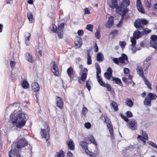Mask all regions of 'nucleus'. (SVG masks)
I'll use <instances>...</instances> for the list:
<instances>
[{
	"instance_id": "40",
	"label": "nucleus",
	"mask_w": 157,
	"mask_h": 157,
	"mask_svg": "<svg viewBox=\"0 0 157 157\" xmlns=\"http://www.w3.org/2000/svg\"><path fill=\"white\" fill-rule=\"evenodd\" d=\"M29 85L28 82L26 81H23L22 83V86L23 88L27 89L28 88Z\"/></svg>"
},
{
	"instance_id": "10",
	"label": "nucleus",
	"mask_w": 157,
	"mask_h": 157,
	"mask_svg": "<svg viewBox=\"0 0 157 157\" xmlns=\"http://www.w3.org/2000/svg\"><path fill=\"white\" fill-rule=\"evenodd\" d=\"M119 61L122 64H127L128 63V56L125 54H122L121 56L119 57Z\"/></svg>"
},
{
	"instance_id": "2",
	"label": "nucleus",
	"mask_w": 157,
	"mask_h": 157,
	"mask_svg": "<svg viewBox=\"0 0 157 157\" xmlns=\"http://www.w3.org/2000/svg\"><path fill=\"white\" fill-rule=\"evenodd\" d=\"M16 146L13 149V151L11 150L9 154V157H21L20 151L21 148L27 146L28 142L24 137L20 139L15 144Z\"/></svg>"
},
{
	"instance_id": "62",
	"label": "nucleus",
	"mask_w": 157,
	"mask_h": 157,
	"mask_svg": "<svg viewBox=\"0 0 157 157\" xmlns=\"http://www.w3.org/2000/svg\"><path fill=\"white\" fill-rule=\"evenodd\" d=\"M13 105V107H16L19 108L20 106V104L18 103H13L11 105Z\"/></svg>"
},
{
	"instance_id": "49",
	"label": "nucleus",
	"mask_w": 157,
	"mask_h": 157,
	"mask_svg": "<svg viewBox=\"0 0 157 157\" xmlns=\"http://www.w3.org/2000/svg\"><path fill=\"white\" fill-rule=\"evenodd\" d=\"M64 27V24L63 23H62L59 25L57 29L63 31Z\"/></svg>"
},
{
	"instance_id": "33",
	"label": "nucleus",
	"mask_w": 157,
	"mask_h": 157,
	"mask_svg": "<svg viewBox=\"0 0 157 157\" xmlns=\"http://www.w3.org/2000/svg\"><path fill=\"white\" fill-rule=\"evenodd\" d=\"M79 144L82 147V148L84 150H86L88 149L86 142H85L83 141H81L80 142Z\"/></svg>"
},
{
	"instance_id": "43",
	"label": "nucleus",
	"mask_w": 157,
	"mask_h": 157,
	"mask_svg": "<svg viewBox=\"0 0 157 157\" xmlns=\"http://www.w3.org/2000/svg\"><path fill=\"white\" fill-rule=\"evenodd\" d=\"M140 134H141L143 136H144L143 137H145L146 138H145L146 140H148V137L147 135V133L145 131H144L143 130H141L140 132Z\"/></svg>"
},
{
	"instance_id": "24",
	"label": "nucleus",
	"mask_w": 157,
	"mask_h": 157,
	"mask_svg": "<svg viewBox=\"0 0 157 157\" xmlns=\"http://www.w3.org/2000/svg\"><path fill=\"white\" fill-rule=\"evenodd\" d=\"M147 97L151 100V101L153 100H155L157 98V96L155 94L149 93L147 94Z\"/></svg>"
},
{
	"instance_id": "8",
	"label": "nucleus",
	"mask_w": 157,
	"mask_h": 157,
	"mask_svg": "<svg viewBox=\"0 0 157 157\" xmlns=\"http://www.w3.org/2000/svg\"><path fill=\"white\" fill-rule=\"evenodd\" d=\"M114 17L112 16H110L107 22L105 23V26L107 29H109L114 24Z\"/></svg>"
},
{
	"instance_id": "61",
	"label": "nucleus",
	"mask_w": 157,
	"mask_h": 157,
	"mask_svg": "<svg viewBox=\"0 0 157 157\" xmlns=\"http://www.w3.org/2000/svg\"><path fill=\"white\" fill-rule=\"evenodd\" d=\"M91 126V124L89 122L86 123L85 124V127L87 128H89Z\"/></svg>"
},
{
	"instance_id": "32",
	"label": "nucleus",
	"mask_w": 157,
	"mask_h": 157,
	"mask_svg": "<svg viewBox=\"0 0 157 157\" xmlns=\"http://www.w3.org/2000/svg\"><path fill=\"white\" fill-rule=\"evenodd\" d=\"M56 26L55 25L52 24L50 25L49 29L50 31L53 32V33H56Z\"/></svg>"
},
{
	"instance_id": "38",
	"label": "nucleus",
	"mask_w": 157,
	"mask_h": 157,
	"mask_svg": "<svg viewBox=\"0 0 157 157\" xmlns=\"http://www.w3.org/2000/svg\"><path fill=\"white\" fill-rule=\"evenodd\" d=\"M143 80L144 81L145 84L146 85L148 88L151 89V85L150 83L148 81L147 79L145 77L143 78Z\"/></svg>"
},
{
	"instance_id": "6",
	"label": "nucleus",
	"mask_w": 157,
	"mask_h": 157,
	"mask_svg": "<svg viewBox=\"0 0 157 157\" xmlns=\"http://www.w3.org/2000/svg\"><path fill=\"white\" fill-rule=\"evenodd\" d=\"M50 66L52 71L54 74L56 76H58L59 74V70L56 63L54 61L52 62L50 64Z\"/></svg>"
},
{
	"instance_id": "27",
	"label": "nucleus",
	"mask_w": 157,
	"mask_h": 157,
	"mask_svg": "<svg viewBox=\"0 0 157 157\" xmlns=\"http://www.w3.org/2000/svg\"><path fill=\"white\" fill-rule=\"evenodd\" d=\"M130 4V2L129 0H123V1L121 2L120 5L121 6L125 7L128 6Z\"/></svg>"
},
{
	"instance_id": "60",
	"label": "nucleus",
	"mask_w": 157,
	"mask_h": 157,
	"mask_svg": "<svg viewBox=\"0 0 157 157\" xmlns=\"http://www.w3.org/2000/svg\"><path fill=\"white\" fill-rule=\"evenodd\" d=\"M100 33V32L99 31H98V30L95 33V37L97 39H99Z\"/></svg>"
},
{
	"instance_id": "19",
	"label": "nucleus",
	"mask_w": 157,
	"mask_h": 157,
	"mask_svg": "<svg viewBox=\"0 0 157 157\" xmlns=\"http://www.w3.org/2000/svg\"><path fill=\"white\" fill-rule=\"evenodd\" d=\"M30 34L28 32H25V34L24 37L25 39V43L27 45H29L28 41L30 39Z\"/></svg>"
},
{
	"instance_id": "12",
	"label": "nucleus",
	"mask_w": 157,
	"mask_h": 157,
	"mask_svg": "<svg viewBox=\"0 0 157 157\" xmlns=\"http://www.w3.org/2000/svg\"><path fill=\"white\" fill-rule=\"evenodd\" d=\"M56 104L57 107L60 109H62L63 105L62 99L58 96H57Z\"/></svg>"
},
{
	"instance_id": "37",
	"label": "nucleus",
	"mask_w": 157,
	"mask_h": 157,
	"mask_svg": "<svg viewBox=\"0 0 157 157\" xmlns=\"http://www.w3.org/2000/svg\"><path fill=\"white\" fill-rule=\"evenodd\" d=\"M118 31L117 30H114L112 31L109 34V35H113L112 38H113L118 34Z\"/></svg>"
},
{
	"instance_id": "59",
	"label": "nucleus",
	"mask_w": 157,
	"mask_h": 157,
	"mask_svg": "<svg viewBox=\"0 0 157 157\" xmlns=\"http://www.w3.org/2000/svg\"><path fill=\"white\" fill-rule=\"evenodd\" d=\"M145 5L146 7L148 8H150L151 7V3L148 1H146L145 2Z\"/></svg>"
},
{
	"instance_id": "41",
	"label": "nucleus",
	"mask_w": 157,
	"mask_h": 157,
	"mask_svg": "<svg viewBox=\"0 0 157 157\" xmlns=\"http://www.w3.org/2000/svg\"><path fill=\"white\" fill-rule=\"evenodd\" d=\"M56 32L59 38H62L63 35V31L56 29Z\"/></svg>"
},
{
	"instance_id": "5",
	"label": "nucleus",
	"mask_w": 157,
	"mask_h": 157,
	"mask_svg": "<svg viewBox=\"0 0 157 157\" xmlns=\"http://www.w3.org/2000/svg\"><path fill=\"white\" fill-rule=\"evenodd\" d=\"M123 6H118L116 9V11L121 15L122 19H123L125 14L128 12V11Z\"/></svg>"
},
{
	"instance_id": "42",
	"label": "nucleus",
	"mask_w": 157,
	"mask_h": 157,
	"mask_svg": "<svg viewBox=\"0 0 157 157\" xmlns=\"http://www.w3.org/2000/svg\"><path fill=\"white\" fill-rule=\"evenodd\" d=\"M146 138L144 137H143L142 136H141L140 135H138L137 137V139L138 140H140L141 141H142L144 143V144H145V143H146V141L145 140V138Z\"/></svg>"
},
{
	"instance_id": "21",
	"label": "nucleus",
	"mask_w": 157,
	"mask_h": 157,
	"mask_svg": "<svg viewBox=\"0 0 157 157\" xmlns=\"http://www.w3.org/2000/svg\"><path fill=\"white\" fill-rule=\"evenodd\" d=\"M112 81H115L116 83L119 86H123V85L122 84L121 79L118 78L113 77H112Z\"/></svg>"
},
{
	"instance_id": "18",
	"label": "nucleus",
	"mask_w": 157,
	"mask_h": 157,
	"mask_svg": "<svg viewBox=\"0 0 157 157\" xmlns=\"http://www.w3.org/2000/svg\"><path fill=\"white\" fill-rule=\"evenodd\" d=\"M67 145L68 148L71 150H74L75 149V145L72 140L67 141Z\"/></svg>"
},
{
	"instance_id": "48",
	"label": "nucleus",
	"mask_w": 157,
	"mask_h": 157,
	"mask_svg": "<svg viewBox=\"0 0 157 157\" xmlns=\"http://www.w3.org/2000/svg\"><path fill=\"white\" fill-rule=\"evenodd\" d=\"M93 26L91 24L87 25L86 26V29L92 32L93 31Z\"/></svg>"
},
{
	"instance_id": "14",
	"label": "nucleus",
	"mask_w": 157,
	"mask_h": 157,
	"mask_svg": "<svg viewBox=\"0 0 157 157\" xmlns=\"http://www.w3.org/2000/svg\"><path fill=\"white\" fill-rule=\"evenodd\" d=\"M106 123L107 124V127L109 130V132L111 134V137L114 138L113 127L112 125L111 121H108V122H107Z\"/></svg>"
},
{
	"instance_id": "13",
	"label": "nucleus",
	"mask_w": 157,
	"mask_h": 157,
	"mask_svg": "<svg viewBox=\"0 0 157 157\" xmlns=\"http://www.w3.org/2000/svg\"><path fill=\"white\" fill-rule=\"evenodd\" d=\"M136 6L138 10L141 13H144V10L143 7L140 0H137Z\"/></svg>"
},
{
	"instance_id": "47",
	"label": "nucleus",
	"mask_w": 157,
	"mask_h": 157,
	"mask_svg": "<svg viewBox=\"0 0 157 157\" xmlns=\"http://www.w3.org/2000/svg\"><path fill=\"white\" fill-rule=\"evenodd\" d=\"M96 75H99L101 73V70L100 66L98 64L96 67Z\"/></svg>"
},
{
	"instance_id": "55",
	"label": "nucleus",
	"mask_w": 157,
	"mask_h": 157,
	"mask_svg": "<svg viewBox=\"0 0 157 157\" xmlns=\"http://www.w3.org/2000/svg\"><path fill=\"white\" fill-rule=\"evenodd\" d=\"M126 116L128 117L129 118H131L133 116L132 113V112L129 111H128L126 113Z\"/></svg>"
},
{
	"instance_id": "35",
	"label": "nucleus",
	"mask_w": 157,
	"mask_h": 157,
	"mask_svg": "<svg viewBox=\"0 0 157 157\" xmlns=\"http://www.w3.org/2000/svg\"><path fill=\"white\" fill-rule=\"evenodd\" d=\"M110 105L113 107L114 110L115 111H117L118 110V106L117 103L116 102L114 101L112 102Z\"/></svg>"
},
{
	"instance_id": "1",
	"label": "nucleus",
	"mask_w": 157,
	"mask_h": 157,
	"mask_svg": "<svg viewBox=\"0 0 157 157\" xmlns=\"http://www.w3.org/2000/svg\"><path fill=\"white\" fill-rule=\"evenodd\" d=\"M15 111L10 116L11 124L10 125L12 130H17L21 128L25 125L27 119L24 113H15Z\"/></svg>"
},
{
	"instance_id": "23",
	"label": "nucleus",
	"mask_w": 157,
	"mask_h": 157,
	"mask_svg": "<svg viewBox=\"0 0 157 157\" xmlns=\"http://www.w3.org/2000/svg\"><path fill=\"white\" fill-rule=\"evenodd\" d=\"M33 57L29 53H26L25 54L26 59L31 63H33Z\"/></svg>"
},
{
	"instance_id": "22",
	"label": "nucleus",
	"mask_w": 157,
	"mask_h": 157,
	"mask_svg": "<svg viewBox=\"0 0 157 157\" xmlns=\"http://www.w3.org/2000/svg\"><path fill=\"white\" fill-rule=\"evenodd\" d=\"M142 36V33L140 31L136 30L135 31L133 34V36L135 38L138 39L140 38Z\"/></svg>"
},
{
	"instance_id": "39",
	"label": "nucleus",
	"mask_w": 157,
	"mask_h": 157,
	"mask_svg": "<svg viewBox=\"0 0 157 157\" xmlns=\"http://www.w3.org/2000/svg\"><path fill=\"white\" fill-rule=\"evenodd\" d=\"M150 44L152 47L157 50V42L156 41H150Z\"/></svg>"
},
{
	"instance_id": "51",
	"label": "nucleus",
	"mask_w": 157,
	"mask_h": 157,
	"mask_svg": "<svg viewBox=\"0 0 157 157\" xmlns=\"http://www.w3.org/2000/svg\"><path fill=\"white\" fill-rule=\"evenodd\" d=\"M90 141L91 143H93L94 144L97 145V144L93 136L91 135L90 137Z\"/></svg>"
},
{
	"instance_id": "28",
	"label": "nucleus",
	"mask_w": 157,
	"mask_h": 157,
	"mask_svg": "<svg viewBox=\"0 0 157 157\" xmlns=\"http://www.w3.org/2000/svg\"><path fill=\"white\" fill-rule=\"evenodd\" d=\"M97 59L98 61L101 62L103 61V58L102 54L101 52H98L97 56Z\"/></svg>"
},
{
	"instance_id": "3",
	"label": "nucleus",
	"mask_w": 157,
	"mask_h": 157,
	"mask_svg": "<svg viewBox=\"0 0 157 157\" xmlns=\"http://www.w3.org/2000/svg\"><path fill=\"white\" fill-rule=\"evenodd\" d=\"M147 23V21L146 19H137L134 22V26L137 29L141 30L144 29L143 27L141 25H145Z\"/></svg>"
},
{
	"instance_id": "46",
	"label": "nucleus",
	"mask_w": 157,
	"mask_h": 157,
	"mask_svg": "<svg viewBox=\"0 0 157 157\" xmlns=\"http://www.w3.org/2000/svg\"><path fill=\"white\" fill-rule=\"evenodd\" d=\"M112 75L108 73L105 72L104 74L105 77L108 80H110Z\"/></svg>"
},
{
	"instance_id": "54",
	"label": "nucleus",
	"mask_w": 157,
	"mask_h": 157,
	"mask_svg": "<svg viewBox=\"0 0 157 157\" xmlns=\"http://www.w3.org/2000/svg\"><path fill=\"white\" fill-rule=\"evenodd\" d=\"M148 143L153 147H154L155 148H157V145H156L155 143H153L151 141H149Z\"/></svg>"
},
{
	"instance_id": "45",
	"label": "nucleus",
	"mask_w": 157,
	"mask_h": 157,
	"mask_svg": "<svg viewBox=\"0 0 157 157\" xmlns=\"http://www.w3.org/2000/svg\"><path fill=\"white\" fill-rule=\"evenodd\" d=\"M17 76V74L15 73H14V74L12 73L11 75V78L12 81L14 82L16 79Z\"/></svg>"
},
{
	"instance_id": "31",
	"label": "nucleus",
	"mask_w": 157,
	"mask_h": 157,
	"mask_svg": "<svg viewBox=\"0 0 157 157\" xmlns=\"http://www.w3.org/2000/svg\"><path fill=\"white\" fill-rule=\"evenodd\" d=\"M64 151L61 150L59 152H57L55 156V157H64Z\"/></svg>"
},
{
	"instance_id": "36",
	"label": "nucleus",
	"mask_w": 157,
	"mask_h": 157,
	"mask_svg": "<svg viewBox=\"0 0 157 157\" xmlns=\"http://www.w3.org/2000/svg\"><path fill=\"white\" fill-rule=\"evenodd\" d=\"M136 38L135 37H131V41L132 43V44L129 46V48L131 47H134L136 44Z\"/></svg>"
},
{
	"instance_id": "56",
	"label": "nucleus",
	"mask_w": 157,
	"mask_h": 157,
	"mask_svg": "<svg viewBox=\"0 0 157 157\" xmlns=\"http://www.w3.org/2000/svg\"><path fill=\"white\" fill-rule=\"evenodd\" d=\"M113 62L116 64H118L119 63V58H113Z\"/></svg>"
},
{
	"instance_id": "25",
	"label": "nucleus",
	"mask_w": 157,
	"mask_h": 157,
	"mask_svg": "<svg viewBox=\"0 0 157 157\" xmlns=\"http://www.w3.org/2000/svg\"><path fill=\"white\" fill-rule=\"evenodd\" d=\"M151 101L150 100L148 97H145V99L144 102V104L145 105L147 106H150L151 105Z\"/></svg>"
},
{
	"instance_id": "9",
	"label": "nucleus",
	"mask_w": 157,
	"mask_h": 157,
	"mask_svg": "<svg viewBox=\"0 0 157 157\" xmlns=\"http://www.w3.org/2000/svg\"><path fill=\"white\" fill-rule=\"evenodd\" d=\"M67 72L70 78V81H71L74 79L75 72L72 67H70L67 69Z\"/></svg>"
},
{
	"instance_id": "16",
	"label": "nucleus",
	"mask_w": 157,
	"mask_h": 157,
	"mask_svg": "<svg viewBox=\"0 0 157 157\" xmlns=\"http://www.w3.org/2000/svg\"><path fill=\"white\" fill-rule=\"evenodd\" d=\"M31 86L33 90L35 92L38 91L40 89L39 85L37 82H34L32 83Z\"/></svg>"
},
{
	"instance_id": "34",
	"label": "nucleus",
	"mask_w": 157,
	"mask_h": 157,
	"mask_svg": "<svg viewBox=\"0 0 157 157\" xmlns=\"http://www.w3.org/2000/svg\"><path fill=\"white\" fill-rule=\"evenodd\" d=\"M27 17L30 22L32 23L33 20V15L31 12L27 13Z\"/></svg>"
},
{
	"instance_id": "63",
	"label": "nucleus",
	"mask_w": 157,
	"mask_h": 157,
	"mask_svg": "<svg viewBox=\"0 0 157 157\" xmlns=\"http://www.w3.org/2000/svg\"><path fill=\"white\" fill-rule=\"evenodd\" d=\"M83 31L82 30H79L78 31V34L79 36H82L83 34Z\"/></svg>"
},
{
	"instance_id": "17",
	"label": "nucleus",
	"mask_w": 157,
	"mask_h": 157,
	"mask_svg": "<svg viewBox=\"0 0 157 157\" xmlns=\"http://www.w3.org/2000/svg\"><path fill=\"white\" fill-rule=\"evenodd\" d=\"M117 0H112L109 4V7L112 9L116 8L117 7Z\"/></svg>"
},
{
	"instance_id": "53",
	"label": "nucleus",
	"mask_w": 157,
	"mask_h": 157,
	"mask_svg": "<svg viewBox=\"0 0 157 157\" xmlns=\"http://www.w3.org/2000/svg\"><path fill=\"white\" fill-rule=\"evenodd\" d=\"M120 116L126 122H128L129 121V119L127 117H126L124 116V115L121 113L120 114Z\"/></svg>"
},
{
	"instance_id": "4",
	"label": "nucleus",
	"mask_w": 157,
	"mask_h": 157,
	"mask_svg": "<svg viewBox=\"0 0 157 157\" xmlns=\"http://www.w3.org/2000/svg\"><path fill=\"white\" fill-rule=\"evenodd\" d=\"M47 130L42 129L40 131L41 136L44 138L46 141H48L49 138V132L50 131V128L48 126H47Z\"/></svg>"
},
{
	"instance_id": "44",
	"label": "nucleus",
	"mask_w": 157,
	"mask_h": 157,
	"mask_svg": "<svg viewBox=\"0 0 157 157\" xmlns=\"http://www.w3.org/2000/svg\"><path fill=\"white\" fill-rule=\"evenodd\" d=\"M87 77V73H83L81 75V79L82 81L84 82Z\"/></svg>"
},
{
	"instance_id": "7",
	"label": "nucleus",
	"mask_w": 157,
	"mask_h": 157,
	"mask_svg": "<svg viewBox=\"0 0 157 157\" xmlns=\"http://www.w3.org/2000/svg\"><path fill=\"white\" fill-rule=\"evenodd\" d=\"M128 127L129 129L132 130H136L137 129V123L136 120L132 119L128 123Z\"/></svg>"
},
{
	"instance_id": "30",
	"label": "nucleus",
	"mask_w": 157,
	"mask_h": 157,
	"mask_svg": "<svg viewBox=\"0 0 157 157\" xmlns=\"http://www.w3.org/2000/svg\"><path fill=\"white\" fill-rule=\"evenodd\" d=\"M87 63L88 65H90L92 64L91 56L90 55L89 51L87 50Z\"/></svg>"
},
{
	"instance_id": "26",
	"label": "nucleus",
	"mask_w": 157,
	"mask_h": 157,
	"mask_svg": "<svg viewBox=\"0 0 157 157\" xmlns=\"http://www.w3.org/2000/svg\"><path fill=\"white\" fill-rule=\"evenodd\" d=\"M125 103L128 106L132 107L133 106V103L131 99L127 98L126 99Z\"/></svg>"
},
{
	"instance_id": "11",
	"label": "nucleus",
	"mask_w": 157,
	"mask_h": 157,
	"mask_svg": "<svg viewBox=\"0 0 157 157\" xmlns=\"http://www.w3.org/2000/svg\"><path fill=\"white\" fill-rule=\"evenodd\" d=\"M75 43L77 48H80L82 44V42L81 38L79 36L75 37Z\"/></svg>"
},
{
	"instance_id": "29",
	"label": "nucleus",
	"mask_w": 157,
	"mask_h": 157,
	"mask_svg": "<svg viewBox=\"0 0 157 157\" xmlns=\"http://www.w3.org/2000/svg\"><path fill=\"white\" fill-rule=\"evenodd\" d=\"M151 32V30L147 28L144 29L141 32L143 36L147 35Z\"/></svg>"
},
{
	"instance_id": "58",
	"label": "nucleus",
	"mask_w": 157,
	"mask_h": 157,
	"mask_svg": "<svg viewBox=\"0 0 157 157\" xmlns=\"http://www.w3.org/2000/svg\"><path fill=\"white\" fill-rule=\"evenodd\" d=\"M104 118L105 119L104 122L107 123L108 121H110L109 118L107 117L106 115H103Z\"/></svg>"
},
{
	"instance_id": "52",
	"label": "nucleus",
	"mask_w": 157,
	"mask_h": 157,
	"mask_svg": "<svg viewBox=\"0 0 157 157\" xmlns=\"http://www.w3.org/2000/svg\"><path fill=\"white\" fill-rule=\"evenodd\" d=\"M151 40V41H156L157 40V36L155 35H151L150 37Z\"/></svg>"
},
{
	"instance_id": "15",
	"label": "nucleus",
	"mask_w": 157,
	"mask_h": 157,
	"mask_svg": "<svg viewBox=\"0 0 157 157\" xmlns=\"http://www.w3.org/2000/svg\"><path fill=\"white\" fill-rule=\"evenodd\" d=\"M137 74L139 75L142 78L145 77L144 75V72L143 68L140 66H138L136 68Z\"/></svg>"
},
{
	"instance_id": "64",
	"label": "nucleus",
	"mask_w": 157,
	"mask_h": 157,
	"mask_svg": "<svg viewBox=\"0 0 157 157\" xmlns=\"http://www.w3.org/2000/svg\"><path fill=\"white\" fill-rule=\"evenodd\" d=\"M16 63L15 62L13 61H11L10 62V65L11 67L13 68L15 66Z\"/></svg>"
},
{
	"instance_id": "57",
	"label": "nucleus",
	"mask_w": 157,
	"mask_h": 157,
	"mask_svg": "<svg viewBox=\"0 0 157 157\" xmlns=\"http://www.w3.org/2000/svg\"><path fill=\"white\" fill-rule=\"evenodd\" d=\"M88 109L87 108L85 107H83L82 110V114L84 115L86 114L87 112Z\"/></svg>"
},
{
	"instance_id": "50",
	"label": "nucleus",
	"mask_w": 157,
	"mask_h": 157,
	"mask_svg": "<svg viewBox=\"0 0 157 157\" xmlns=\"http://www.w3.org/2000/svg\"><path fill=\"white\" fill-rule=\"evenodd\" d=\"M91 82L89 80H87L86 82V87L89 91H90V90L91 86L90 85Z\"/></svg>"
},
{
	"instance_id": "20",
	"label": "nucleus",
	"mask_w": 157,
	"mask_h": 157,
	"mask_svg": "<svg viewBox=\"0 0 157 157\" xmlns=\"http://www.w3.org/2000/svg\"><path fill=\"white\" fill-rule=\"evenodd\" d=\"M30 34L28 32H25V34L24 37L25 39V43L27 45H29L28 41L30 39Z\"/></svg>"
}]
</instances>
